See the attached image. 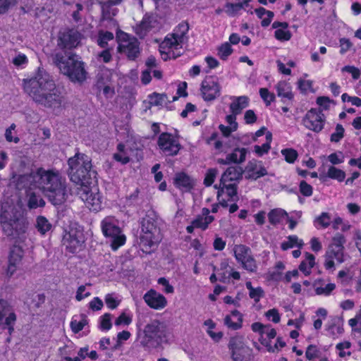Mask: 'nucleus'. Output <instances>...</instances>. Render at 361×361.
<instances>
[{
	"instance_id": "obj_1",
	"label": "nucleus",
	"mask_w": 361,
	"mask_h": 361,
	"mask_svg": "<svg viewBox=\"0 0 361 361\" xmlns=\"http://www.w3.org/2000/svg\"><path fill=\"white\" fill-rule=\"evenodd\" d=\"M25 182H30L42 190L49 202L55 205H61L68 198V189L66 179L54 169L45 170L39 168L30 174L21 175L17 180V188L25 187Z\"/></svg>"
},
{
	"instance_id": "obj_2",
	"label": "nucleus",
	"mask_w": 361,
	"mask_h": 361,
	"mask_svg": "<svg viewBox=\"0 0 361 361\" xmlns=\"http://www.w3.org/2000/svg\"><path fill=\"white\" fill-rule=\"evenodd\" d=\"M23 81L25 92L35 103L54 109L61 106L63 97L45 70L39 68L34 77Z\"/></svg>"
},
{
	"instance_id": "obj_3",
	"label": "nucleus",
	"mask_w": 361,
	"mask_h": 361,
	"mask_svg": "<svg viewBox=\"0 0 361 361\" xmlns=\"http://www.w3.org/2000/svg\"><path fill=\"white\" fill-rule=\"evenodd\" d=\"M52 63L61 73L74 82H83L87 78L84 63L71 51L61 50L51 55Z\"/></svg>"
},
{
	"instance_id": "obj_4",
	"label": "nucleus",
	"mask_w": 361,
	"mask_h": 361,
	"mask_svg": "<svg viewBox=\"0 0 361 361\" xmlns=\"http://www.w3.org/2000/svg\"><path fill=\"white\" fill-rule=\"evenodd\" d=\"M70 180L80 187H88L97 178L92 169V159L85 154L77 152L68 160Z\"/></svg>"
},
{
	"instance_id": "obj_5",
	"label": "nucleus",
	"mask_w": 361,
	"mask_h": 361,
	"mask_svg": "<svg viewBox=\"0 0 361 361\" xmlns=\"http://www.w3.org/2000/svg\"><path fill=\"white\" fill-rule=\"evenodd\" d=\"M0 223L4 233L16 243H21L25 240L28 222L22 211L14 207L11 212L2 211Z\"/></svg>"
},
{
	"instance_id": "obj_6",
	"label": "nucleus",
	"mask_w": 361,
	"mask_h": 361,
	"mask_svg": "<svg viewBox=\"0 0 361 361\" xmlns=\"http://www.w3.org/2000/svg\"><path fill=\"white\" fill-rule=\"evenodd\" d=\"M140 328V325L137 324ZM171 335L168 325L159 319H152L142 329H139L137 336L140 344L147 348H157L167 343Z\"/></svg>"
},
{
	"instance_id": "obj_7",
	"label": "nucleus",
	"mask_w": 361,
	"mask_h": 361,
	"mask_svg": "<svg viewBox=\"0 0 361 361\" xmlns=\"http://www.w3.org/2000/svg\"><path fill=\"white\" fill-rule=\"evenodd\" d=\"M140 245L145 252L149 250L159 240V228L157 226V216L153 211H149L141 221Z\"/></svg>"
},
{
	"instance_id": "obj_8",
	"label": "nucleus",
	"mask_w": 361,
	"mask_h": 361,
	"mask_svg": "<svg viewBox=\"0 0 361 361\" xmlns=\"http://www.w3.org/2000/svg\"><path fill=\"white\" fill-rule=\"evenodd\" d=\"M116 37L119 42L118 51L124 54L129 60L135 61L140 54V42L135 37L118 30Z\"/></svg>"
},
{
	"instance_id": "obj_9",
	"label": "nucleus",
	"mask_w": 361,
	"mask_h": 361,
	"mask_svg": "<svg viewBox=\"0 0 361 361\" xmlns=\"http://www.w3.org/2000/svg\"><path fill=\"white\" fill-rule=\"evenodd\" d=\"M228 348L233 361H250L252 350L244 342L242 336H235L230 338Z\"/></svg>"
},
{
	"instance_id": "obj_10",
	"label": "nucleus",
	"mask_w": 361,
	"mask_h": 361,
	"mask_svg": "<svg viewBox=\"0 0 361 361\" xmlns=\"http://www.w3.org/2000/svg\"><path fill=\"white\" fill-rule=\"evenodd\" d=\"M62 241L70 252H76L85 243L82 230L75 224L71 225L68 231H66Z\"/></svg>"
},
{
	"instance_id": "obj_11",
	"label": "nucleus",
	"mask_w": 361,
	"mask_h": 361,
	"mask_svg": "<svg viewBox=\"0 0 361 361\" xmlns=\"http://www.w3.org/2000/svg\"><path fill=\"white\" fill-rule=\"evenodd\" d=\"M77 194L85 202L86 207L92 211L98 212L102 208V196L88 187H78Z\"/></svg>"
},
{
	"instance_id": "obj_12",
	"label": "nucleus",
	"mask_w": 361,
	"mask_h": 361,
	"mask_svg": "<svg viewBox=\"0 0 361 361\" xmlns=\"http://www.w3.org/2000/svg\"><path fill=\"white\" fill-rule=\"evenodd\" d=\"M233 252L236 260L242 264L244 269L251 272L256 271V262L250 247L244 245H236L233 247Z\"/></svg>"
},
{
	"instance_id": "obj_13",
	"label": "nucleus",
	"mask_w": 361,
	"mask_h": 361,
	"mask_svg": "<svg viewBox=\"0 0 361 361\" xmlns=\"http://www.w3.org/2000/svg\"><path fill=\"white\" fill-rule=\"evenodd\" d=\"M302 121L307 128L319 133L324 128L325 117L322 109L312 108L307 112Z\"/></svg>"
},
{
	"instance_id": "obj_14",
	"label": "nucleus",
	"mask_w": 361,
	"mask_h": 361,
	"mask_svg": "<svg viewBox=\"0 0 361 361\" xmlns=\"http://www.w3.org/2000/svg\"><path fill=\"white\" fill-rule=\"evenodd\" d=\"M11 307L7 301L0 299V333L8 329L9 335L13 330V326L16 320V315L14 312H10Z\"/></svg>"
},
{
	"instance_id": "obj_15",
	"label": "nucleus",
	"mask_w": 361,
	"mask_h": 361,
	"mask_svg": "<svg viewBox=\"0 0 361 361\" xmlns=\"http://www.w3.org/2000/svg\"><path fill=\"white\" fill-rule=\"evenodd\" d=\"M102 229L104 235L111 238V247L114 250L125 243L126 237L121 235V229L118 226L105 219L102 223Z\"/></svg>"
},
{
	"instance_id": "obj_16",
	"label": "nucleus",
	"mask_w": 361,
	"mask_h": 361,
	"mask_svg": "<svg viewBox=\"0 0 361 361\" xmlns=\"http://www.w3.org/2000/svg\"><path fill=\"white\" fill-rule=\"evenodd\" d=\"M200 90L204 100L211 102L220 96L221 86L213 77L209 76L202 80Z\"/></svg>"
},
{
	"instance_id": "obj_17",
	"label": "nucleus",
	"mask_w": 361,
	"mask_h": 361,
	"mask_svg": "<svg viewBox=\"0 0 361 361\" xmlns=\"http://www.w3.org/2000/svg\"><path fill=\"white\" fill-rule=\"evenodd\" d=\"M158 145L168 156L176 155L181 148L179 142L168 133H163L159 135Z\"/></svg>"
},
{
	"instance_id": "obj_18",
	"label": "nucleus",
	"mask_w": 361,
	"mask_h": 361,
	"mask_svg": "<svg viewBox=\"0 0 361 361\" xmlns=\"http://www.w3.org/2000/svg\"><path fill=\"white\" fill-rule=\"evenodd\" d=\"M80 34L74 29H65L59 33L58 46L63 50L76 47L79 43Z\"/></svg>"
},
{
	"instance_id": "obj_19",
	"label": "nucleus",
	"mask_w": 361,
	"mask_h": 361,
	"mask_svg": "<svg viewBox=\"0 0 361 361\" xmlns=\"http://www.w3.org/2000/svg\"><path fill=\"white\" fill-rule=\"evenodd\" d=\"M99 4L102 7V21L103 23L106 22L105 26L110 29L116 28L118 30V23L114 18V16L116 15L117 9L113 8L107 2L100 1Z\"/></svg>"
},
{
	"instance_id": "obj_20",
	"label": "nucleus",
	"mask_w": 361,
	"mask_h": 361,
	"mask_svg": "<svg viewBox=\"0 0 361 361\" xmlns=\"http://www.w3.org/2000/svg\"><path fill=\"white\" fill-rule=\"evenodd\" d=\"M243 170L247 173L245 178L247 180H257L267 174V169L256 159L248 161Z\"/></svg>"
},
{
	"instance_id": "obj_21",
	"label": "nucleus",
	"mask_w": 361,
	"mask_h": 361,
	"mask_svg": "<svg viewBox=\"0 0 361 361\" xmlns=\"http://www.w3.org/2000/svg\"><path fill=\"white\" fill-rule=\"evenodd\" d=\"M324 267L326 269H330L334 267V259L335 258L338 262L342 263L344 262L343 250L338 247L329 245L326 251Z\"/></svg>"
},
{
	"instance_id": "obj_22",
	"label": "nucleus",
	"mask_w": 361,
	"mask_h": 361,
	"mask_svg": "<svg viewBox=\"0 0 361 361\" xmlns=\"http://www.w3.org/2000/svg\"><path fill=\"white\" fill-rule=\"evenodd\" d=\"M144 300L150 307L156 310L164 308L167 303L166 298L154 290L148 291L144 295Z\"/></svg>"
},
{
	"instance_id": "obj_23",
	"label": "nucleus",
	"mask_w": 361,
	"mask_h": 361,
	"mask_svg": "<svg viewBox=\"0 0 361 361\" xmlns=\"http://www.w3.org/2000/svg\"><path fill=\"white\" fill-rule=\"evenodd\" d=\"M188 30V23L187 22H182L178 25L176 32L173 34V39H166L163 44L169 47L178 46L180 43L183 42L184 37Z\"/></svg>"
},
{
	"instance_id": "obj_24",
	"label": "nucleus",
	"mask_w": 361,
	"mask_h": 361,
	"mask_svg": "<svg viewBox=\"0 0 361 361\" xmlns=\"http://www.w3.org/2000/svg\"><path fill=\"white\" fill-rule=\"evenodd\" d=\"M243 173L244 170L242 167L238 166H230L222 174L220 180L221 184L224 185V183H226V181L241 180Z\"/></svg>"
},
{
	"instance_id": "obj_25",
	"label": "nucleus",
	"mask_w": 361,
	"mask_h": 361,
	"mask_svg": "<svg viewBox=\"0 0 361 361\" xmlns=\"http://www.w3.org/2000/svg\"><path fill=\"white\" fill-rule=\"evenodd\" d=\"M173 183L177 188L185 191H190L195 185L193 180L185 173H176Z\"/></svg>"
},
{
	"instance_id": "obj_26",
	"label": "nucleus",
	"mask_w": 361,
	"mask_h": 361,
	"mask_svg": "<svg viewBox=\"0 0 361 361\" xmlns=\"http://www.w3.org/2000/svg\"><path fill=\"white\" fill-rule=\"evenodd\" d=\"M277 95L282 98V102L288 104L293 99V94L292 92L290 85L286 81H281L276 85Z\"/></svg>"
},
{
	"instance_id": "obj_27",
	"label": "nucleus",
	"mask_w": 361,
	"mask_h": 361,
	"mask_svg": "<svg viewBox=\"0 0 361 361\" xmlns=\"http://www.w3.org/2000/svg\"><path fill=\"white\" fill-rule=\"evenodd\" d=\"M153 23H155L154 17L152 15L145 14L140 24L135 29L136 34L141 38L144 37L154 27Z\"/></svg>"
},
{
	"instance_id": "obj_28",
	"label": "nucleus",
	"mask_w": 361,
	"mask_h": 361,
	"mask_svg": "<svg viewBox=\"0 0 361 361\" xmlns=\"http://www.w3.org/2000/svg\"><path fill=\"white\" fill-rule=\"evenodd\" d=\"M233 102L230 104V110L234 114H241L243 109L248 106L249 98L247 96L232 97Z\"/></svg>"
},
{
	"instance_id": "obj_29",
	"label": "nucleus",
	"mask_w": 361,
	"mask_h": 361,
	"mask_svg": "<svg viewBox=\"0 0 361 361\" xmlns=\"http://www.w3.org/2000/svg\"><path fill=\"white\" fill-rule=\"evenodd\" d=\"M327 178L335 179L339 182H341L345 178V173L343 170L331 166L329 168L326 176L321 174L319 176L320 180L322 181H325Z\"/></svg>"
},
{
	"instance_id": "obj_30",
	"label": "nucleus",
	"mask_w": 361,
	"mask_h": 361,
	"mask_svg": "<svg viewBox=\"0 0 361 361\" xmlns=\"http://www.w3.org/2000/svg\"><path fill=\"white\" fill-rule=\"evenodd\" d=\"M247 149L245 148H235L233 152L228 154V159L234 164H241L245 161Z\"/></svg>"
},
{
	"instance_id": "obj_31",
	"label": "nucleus",
	"mask_w": 361,
	"mask_h": 361,
	"mask_svg": "<svg viewBox=\"0 0 361 361\" xmlns=\"http://www.w3.org/2000/svg\"><path fill=\"white\" fill-rule=\"evenodd\" d=\"M250 1L251 0H243L242 2L235 4L228 2L225 4L226 12L228 15L233 16L245 7H249Z\"/></svg>"
},
{
	"instance_id": "obj_32",
	"label": "nucleus",
	"mask_w": 361,
	"mask_h": 361,
	"mask_svg": "<svg viewBox=\"0 0 361 361\" xmlns=\"http://www.w3.org/2000/svg\"><path fill=\"white\" fill-rule=\"evenodd\" d=\"M286 216H288V213L280 208L271 209L268 214L269 221L272 225L278 224L282 218Z\"/></svg>"
},
{
	"instance_id": "obj_33",
	"label": "nucleus",
	"mask_w": 361,
	"mask_h": 361,
	"mask_svg": "<svg viewBox=\"0 0 361 361\" xmlns=\"http://www.w3.org/2000/svg\"><path fill=\"white\" fill-rule=\"evenodd\" d=\"M315 257L312 254L306 252V260L301 262L299 265V269L302 271L306 276L310 275L312 269L314 265Z\"/></svg>"
},
{
	"instance_id": "obj_34",
	"label": "nucleus",
	"mask_w": 361,
	"mask_h": 361,
	"mask_svg": "<svg viewBox=\"0 0 361 361\" xmlns=\"http://www.w3.org/2000/svg\"><path fill=\"white\" fill-rule=\"evenodd\" d=\"M35 227L41 234L44 235L51 229L52 225L46 217L39 216L36 219Z\"/></svg>"
},
{
	"instance_id": "obj_35",
	"label": "nucleus",
	"mask_w": 361,
	"mask_h": 361,
	"mask_svg": "<svg viewBox=\"0 0 361 361\" xmlns=\"http://www.w3.org/2000/svg\"><path fill=\"white\" fill-rule=\"evenodd\" d=\"M45 205V201L35 192H32L28 195L27 207L29 209H36L43 207Z\"/></svg>"
},
{
	"instance_id": "obj_36",
	"label": "nucleus",
	"mask_w": 361,
	"mask_h": 361,
	"mask_svg": "<svg viewBox=\"0 0 361 361\" xmlns=\"http://www.w3.org/2000/svg\"><path fill=\"white\" fill-rule=\"evenodd\" d=\"M287 238L288 241H285L281 243V247L283 250H287L294 246H297L299 248H301L303 246L304 243L302 240H299L296 235H289Z\"/></svg>"
},
{
	"instance_id": "obj_37",
	"label": "nucleus",
	"mask_w": 361,
	"mask_h": 361,
	"mask_svg": "<svg viewBox=\"0 0 361 361\" xmlns=\"http://www.w3.org/2000/svg\"><path fill=\"white\" fill-rule=\"evenodd\" d=\"M23 252V250L19 246L14 245L10 251L9 263L17 265L21 261Z\"/></svg>"
},
{
	"instance_id": "obj_38",
	"label": "nucleus",
	"mask_w": 361,
	"mask_h": 361,
	"mask_svg": "<svg viewBox=\"0 0 361 361\" xmlns=\"http://www.w3.org/2000/svg\"><path fill=\"white\" fill-rule=\"evenodd\" d=\"M114 39V35L109 31H99L97 39V43L102 48H105L108 45V41Z\"/></svg>"
},
{
	"instance_id": "obj_39",
	"label": "nucleus",
	"mask_w": 361,
	"mask_h": 361,
	"mask_svg": "<svg viewBox=\"0 0 361 361\" xmlns=\"http://www.w3.org/2000/svg\"><path fill=\"white\" fill-rule=\"evenodd\" d=\"M80 317L82 318L80 321L78 322L76 319H73L71 322V329L75 334L80 332L87 324L86 316L82 314Z\"/></svg>"
},
{
	"instance_id": "obj_40",
	"label": "nucleus",
	"mask_w": 361,
	"mask_h": 361,
	"mask_svg": "<svg viewBox=\"0 0 361 361\" xmlns=\"http://www.w3.org/2000/svg\"><path fill=\"white\" fill-rule=\"evenodd\" d=\"M342 322L341 318L336 317L334 319V322L328 327V330L331 331L332 336H335L336 334H343V329L342 327Z\"/></svg>"
},
{
	"instance_id": "obj_41",
	"label": "nucleus",
	"mask_w": 361,
	"mask_h": 361,
	"mask_svg": "<svg viewBox=\"0 0 361 361\" xmlns=\"http://www.w3.org/2000/svg\"><path fill=\"white\" fill-rule=\"evenodd\" d=\"M233 52V49L231 44L228 42H225L222 44L218 48V55L221 58V59L225 61L227 59L228 56H230Z\"/></svg>"
},
{
	"instance_id": "obj_42",
	"label": "nucleus",
	"mask_w": 361,
	"mask_h": 361,
	"mask_svg": "<svg viewBox=\"0 0 361 361\" xmlns=\"http://www.w3.org/2000/svg\"><path fill=\"white\" fill-rule=\"evenodd\" d=\"M149 104L154 106H161L164 101L167 99L166 94H159L154 92L149 96Z\"/></svg>"
},
{
	"instance_id": "obj_43",
	"label": "nucleus",
	"mask_w": 361,
	"mask_h": 361,
	"mask_svg": "<svg viewBox=\"0 0 361 361\" xmlns=\"http://www.w3.org/2000/svg\"><path fill=\"white\" fill-rule=\"evenodd\" d=\"M281 154L284 156L285 160L290 164L294 163L298 157V152L293 148L283 149Z\"/></svg>"
},
{
	"instance_id": "obj_44",
	"label": "nucleus",
	"mask_w": 361,
	"mask_h": 361,
	"mask_svg": "<svg viewBox=\"0 0 361 361\" xmlns=\"http://www.w3.org/2000/svg\"><path fill=\"white\" fill-rule=\"evenodd\" d=\"M345 130L341 124H337L336 132L331 135L330 140L332 142H338L344 136Z\"/></svg>"
},
{
	"instance_id": "obj_45",
	"label": "nucleus",
	"mask_w": 361,
	"mask_h": 361,
	"mask_svg": "<svg viewBox=\"0 0 361 361\" xmlns=\"http://www.w3.org/2000/svg\"><path fill=\"white\" fill-rule=\"evenodd\" d=\"M259 94L267 106L270 105L271 102L275 99L274 94L271 93L267 88H261L259 90Z\"/></svg>"
},
{
	"instance_id": "obj_46",
	"label": "nucleus",
	"mask_w": 361,
	"mask_h": 361,
	"mask_svg": "<svg viewBox=\"0 0 361 361\" xmlns=\"http://www.w3.org/2000/svg\"><path fill=\"white\" fill-rule=\"evenodd\" d=\"M238 322H233L231 320V318L229 315L226 316L224 319V324L226 325L228 328L232 329L233 330H237L241 328L242 326V322H243V318L242 316H240L238 319Z\"/></svg>"
},
{
	"instance_id": "obj_47",
	"label": "nucleus",
	"mask_w": 361,
	"mask_h": 361,
	"mask_svg": "<svg viewBox=\"0 0 361 361\" xmlns=\"http://www.w3.org/2000/svg\"><path fill=\"white\" fill-rule=\"evenodd\" d=\"M217 172L218 171L216 169H209L207 171L204 180V184L206 186H210L212 185L216 176Z\"/></svg>"
},
{
	"instance_id": "obj_48",
	"label": "nucleus",
	"mask_w": 361,
	"mask_h": 361,
	"mask_svg": "<svg viewBox=\"0 0 361 361\" xmlns=\"http://www.w3.org/2000/svg\"><path fill=\"white\" fill-rule=\"evenodd\" d=\"M299 188L300 193L304 196L310 197L312 195V187L305 180L300 183Z\"/></svg>"
},
{
	"instance_id": "obj_49",
	"label": "nucleus",
	"mask_w": 361,
	"mask_h": 361,
	"mask_svg": "<svg viewBox=\"0 0 361 361\" xmlns=\"http://www.w3.org/2000/svg\"><path fill=\"white\" fill-rule=\"evenodd\" d=\"M330 103H334V101L328 97L322 96L317 98V104L321 106L322 111L328 110Z\"/></svg>"
},
{
	"instance_id": "obj_50",
	"label": "nucleus",
	"mask_w": 361,
	"mask_h": 361,
	"mask_svg": "<svg viewBox=\"0 0 361 361\" xmlns=\"http://www.w3.org/2000/svg\"><path fill=\"white\" fill-rule=\"evenodd\" d=\"M275 37L281 41H288L291 37V32L289 30L277 29L274 33Z\"/></svg>"
},
{
	"instance_id": "obj_51",
	"label": "nucleus",
	"mask_w": 361,
	"mask_h": 361,
	"mask_svg": "<svg viewBox=\"0 0 361 361\" xmlns=\"http://www.w3.org/2000/svg\"><path fill=\"white\" fill-rule=\"evenodd\" d=\"M336 286L334 283H329L324 288L317 287L315 288V293L317 295H329L335 289Z\"/></svg>"
},
{
	"instance_id": "obj_52",
	"label": "nucleus",
	"mask_w": 361,
	"mask_h": 361,
	"mask_svg": "<svg viewBox=\"0 0 361 361\" xmlns=\"http://www.w3.org/2000/svg\"><path fill=\"white\" fill-rule=\"evenodd\" d=\"M345 243V237L341 233H336L332 239V243L330 245L334 247H338L341 250H344V243Z\"/></svg>"
},
{
	"instance_id": "obj_53",
	"label": "nucleus",
	"mask_w": 361,
	"mask_h": 361,
	"mask_svg": "<svg viewBox=\"0 0 361 361\" xmlns=\"http://www.w3.org/2000/svg\"><path fill=\"white\" fill-rule=\"evenodd\" d=\"M343 154L341 152L332 153L328 157V160L334 165L343 162Z\"/></svg>"
},
{
	"instance_id": "obj_54",
	"label": "nucleus",
	"mask_w": 361,
	"mask_h": 361,
	"mask_svg": "<svg viewBox=\"0 0 361 361\" xmlns=\"http://www.w3.org/2000/svg\"><path fill=\"white\" fill-rule=\"evenodd\" d=\"M319 350L317 348V346L314 345H310L307 348L306 352H305V356L307 360H312L316 357H319L318 355Z\"/></svg>"
},
{
	"instance_id": "obj_55",
	"label": "nucleus",
	"mask_w": 361,
	"mask_h": 361,
	"mask_svg": "<svg viewBox=\"0 0 361 361\" xmlns=\"http://www.w3.org/2000/svg\"><path fill=\"white\" fill-rule=\"evenodd\" d=\"M111 315L109 313H106L102 317L100 327L103 330H109L111 328Z\"/></svg>"
},
{
	"instance_id": "obj_56",
	"label": "nucleus",
	"mask_w": 361,
	"mask_h": 361,
	"mask_svg": "<svg viewBox=\"0 0 361 361\" xmlns=\"http://www.w3.org/2000/svg\"><path fill=\"white\" fill-rule=\"evenodd\" d=\"M224 188H225L227 190V195L233 200H238L237 197V185L236 184H228L226 185L224 183Z\"/></svg>"
},
{
	"instance_id": "obj_57",
	"label": "nucleus",
	"mask_w": 361,
	"mask_h": 361,
	"mask_svg": "<svg viewBox=\"0 0 361 361\" xmlns=\"http://www.w3.org/2000/svg\"><path fill=\"white\" fill-rule=\"evenodd\" d=\"M330 220L331 217L329 214L327 212H322V214L315 219L316 221L324 228H326L330 225Z\"/></svg>"
},
{
	"instance_id": "obj_58",
	"label": "nucleus",
	"mask_w": 361,
	"mask_h": 361,
	"mask_svg": "<svg viewBox=\"0 0 361 361\" xmlns=\"http://www.w3.org/2000/svg\"><path fill=\"white\" fill-rule=\"evenodd\" d=\"M298 88L302 93H305L307 90H310L312 92H314L312 90V81L311 80H304L302 79H300L298 82Z\"/></svg>"
},
{
	"instance_id": "obj_59",
	"label": "nucleus",
	"mask_w": 361,
	"mask_h": 361,
	"mask_svg": "<svg viewBox=\"0 0 361 361\" xmlns=\"http://www.w3.org/2000/svg\"><path fill=\"white\" fill-rule=\"evenodd\" d=\"M265 316L269 319H271L272 322L274 323H279L280 322L281 317L279 313V311L274 308L268 310L265 313Z\"/></svg>"
},
{
	"instance_id": "obj_60",
	"label": "nucleus",
	"mask_w": 361,
	"mask_h": 361,
	"mask_svg": "<svg viewBox=\"0 0 361 361\" xmlns=\"http://www.w3.org/2000/svg\"><path fill=\"white\" fill-rule=\"evenodd\" d=\"M343 72H347L352 74V77L353 79L357 80L360 78V70L352 66H345L342 68Z\"/></svg>"
},
{
	"instance_id": "obj_61",
	"label": "nucleus",
	"mask_w": 361,
	"mask_h": 361,
	"mask_svg": "<svg viewBox=\"0 0 361 361\" xmlns=\"http://www.w3.org/2000/svg\"><path fill=\"white\" fill-rule=\"evenodd\" d=\"M249 295L251 298L254 299L255 302H259L260 298L264 296V291L260 287L252 288L251 291L249 293Z\"/></svg>"
},
{
	"instance_id": "obj_62",
	"label": "nucleus",
	"mask_w": 361,
	"mask_h": 361,
	"mask_svg": "<svg viewBox=\"0 0 361 361\" xmlns=\"http://www.w3.org/2000/svg\"><path fill=\"white\" fill-rule=\"evenodd\" d=\"M269 327L270 325H264L260 322H255L251 326L252 330L255 332H259L261 336L265 333V329H269Z\"/></svg>"
},
{
	"instance_id": "obj_63",
	"label": "nucleus",
	"mask_w": 361,
	"mask_h": 361,
	"mask_svg": "<svg viewBox=\"0 0 361 361\" xmlns=\"http://www.w3.org/2000/svg\"><path fill=\"white\" fill-rule=\"evenodd\" d=\"M255 152L257 154L258 156L261 157L264 154H267L271 149V145H269L268 143H264L262 146L255 145L254 147Z\"/></svg>"
},
{
	"instance_id": "obj_64",
	"label": "nucleus",
	"mask_w": 361,
	"mask_h": 361,
	"mask_svg": "<svg viewBox=\"0 0 361 361\" xmlns=\"http://www.w3.org/2000/svg\"><path fill=\"white\" fill-rule=\"evenodd\" d=\"M257 116L253 110H247L244 115V119L247 124H252L257 121Z\"/></svg>"
}]
</instances>
